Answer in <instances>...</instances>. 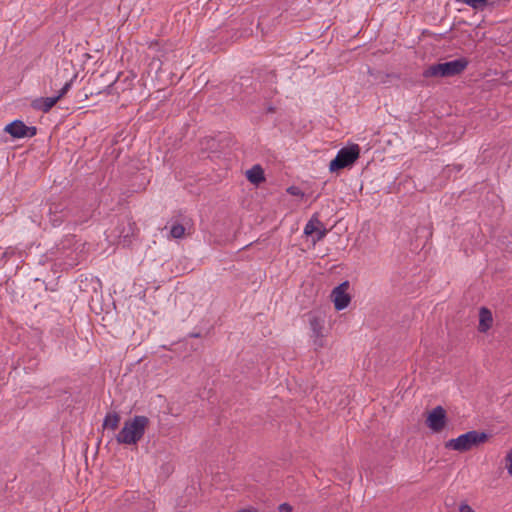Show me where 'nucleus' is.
I'll use <instances>...</instances> for the list:
<instances>
[{
  "label": "nucleus",
  "instance_id": "obj_1",
  "mask_svg": "<svg viewBox=\"0 0 512 512\" xmlns=\"http://www.w3.org/2000/svg\"><path fill=\"white\" fill-rule=\"evenodd\" d=\"M149 424V418L144 415H136L125 421L123 427L116 435L117 443L136 445L143 438Z\"/></svg>",
  "mask_w": 512,
  "mask_h": 512
},
{
  "label": "nucleus",
  "instance_id": "obj_14",
  "mask_svg": "<svg viewBox=\"0 0 512 512\" xmlns=\"http://www.w3.org/2000/svg\"><path fill=\"white\" fill-rule=\"evenodd\" d=\"M247 179L253 184H259L265 180L264 171L260 165H254L246 172Z\"/></svg>",
  "mask_w": 512,
  "mask_h": 512
},
{
  "label": "nucleus",
  "instance_id": "obj_13",
  "mask_svg": "<svg viewBox=\"0 0 512 512\" xmlns=\"http://www.w3.org/2000/svg\"><path fill=\"white\" fill-rule=\"evenodd\" d=\"M120 420L121 417L118 412H108L103 420V428L114 431L118 428Z\"/></svg>",
  "mask_w": 512,
  "mask_h": 512
},
{
  "label": "nucleus",
  "instance_id": "obj_11",
  "mask_svg": "<svg viewBox=\"0 0 512 512\" xmlns=\"http://www.w3.org/2000/svg\"><path fill=\"white\" fill-rule=\"evenodd\" d=\"M59 101V97H41L35 99L32 103V107L36 110L47 113L51 108Z\"/></svg>",
  "mask_w": 512,
  "mask_h": 512
},
{
  "label": "nucleus",
  "instance_id": "obj_12",
  "mask_svg": "<svg viewBox=\"0 0 512 512\" xmlns=\"http://www.w3.org/2000/svg\"><path fill=\"white\" fill-rule=\"evenodd\" d=\"M493 324V316L491 311L486 308L482 307L479 311V326L478 330L482 333L487 332Z\"/></svg>",
  "mask_w": 512,
  "mask_h": 512
},
{
  "label": "nucleus",
  "instance_id": "obj_23",
  "mask_svg": "<svg viewBox=\"0 0 512 512\" xmlns=\"http://www.w3.org/2000/svg\"><path fill=\"white\" fill-rule=\"evenodd\" d=\"M237 512H258L255 508H244L240 509Z\"/></svg>",
  "mask_w": 512,
  "mask_h": 512
},
{
  "label": "nucleus",
  "instance_id": "obj_6",
  "mask_svg": "<svg viewBox=\"0 0 512 512\" xmlns=\"http://www.w3.org/2000/svg\"><path fill=\"white\" fill-rule=\"evenodd\" d=\"M309 325L311 329V339L315 351L322 349L326 345L324 335V318L317 314H311L309 317Z\"/></svg>",
  "mask_w": 512,
  "mask_h": 512
},
{
  "label": "nucleus",
  "instance_id": "obj_15",
  "mask_svg": "<svg viewBox=\"0 0 512 512\" xmlns=\"http://www.w3.org/2000/svg\"><path fill=\"white\" fill-rule=\"evenodd\" d=\"M320 224L321 221L318 217V214H313L304 227V234L306 236H313Z\"/></svg>",
  "mask_w": 512,
  "mask_h": 512
},
{
  "label": "nucleus",
  "instance_id": "obj_4",
  "mask_svg": "<svg viewBox=\"0 0 512 512\" xmlns=\"http://www.w3.org/2000/svg\"><path fill=\"white\" fill-rule=\"evenodd\" d=\"M360 156V147L357 144H352L347 147L341 148L336 157L330 162L329 170L335 172L347 167L352 166Z\"/></svg>",
  "mask_w": 512,
  "mask_h": 512
},
{
  "label": "nucleus",
  "instance_id": "obj_22",
  "mask_svg": "<svg viewBox=\"0 0 512 512\" xmlns=\"http://www.w3.org/2000/svg\"><path fill=\"white\" fill-rule=\"evenodd\" d=\"M279 512H292V507L288 503H282L279 505Z\"/></svg>",
  "mask_w": 512,
  "mask_h": 512
},
{
  "label": "nucleus",
  "instance_id": "obj_9",
  "mask_svg": "<svg viewBox=\"0 0 512 512\" xmlns=\"http://www.w3.org/2000/svg\"><path fill=\"white\" fill-rule=\"evenodd\" d=\"M4 130L14 138L33 137L37 132L36 127L26 126L20 120H15L8 124Z\"/></svg>",
  "mask_w": 512,
  "mask_h": 512
},
{
  "label": "nucleus",
  "instance_id": "obj_19",
  "mask_svg": "<svg viewBox=\"0 0 512 512\" xmlns=\"http://www.w3.org/2000/svg\"><path fill=\"white\" fill-rule=\"evenodd\" d=\"M505 460H506V469H507L509 475L512 476V449L507 453Z\"/></svg>",
  "mask_w": 512,
  "mask_h": 512
},
{
  "label": "nucleus",
  "instance_id": "obj_20",
  "mask_svg": "<svg viewBox=\"0 0 512 512\" xmlns=\"http://www.w3.org/2000/svg\"><path fill=\"white\" fill-rule=\"evenodd\" d=\"M287 192L290 194V195H293V196H303L304 193L300 190V188L296 187V186H290L288 189H287Z\"/></svg>",
  "mask_w": 512,
  "mask_h": 512
},
{
  "label": "nucleus",
  "instance_id": "obj_3",
  "mask_svg": "<svg viewBox=\"0 0 512 512\" xmlns=\"http://www.w3.org/2000/svg\"><path fill=\"white\" fill-rule=\"evenodd\" d=\"M488 440V434L477 430H471L467 433L461 434L457 438L448 440L445 443L447 449L455 450L458 452H467L480 446Z\"/></svg>",
  "mask_w": 512,
  "mask_h": 512
},
{
  "label": "nucleus",
  "instance_id": "obj_24",
  "mask_svg": "<svg viewBox=\"0 0 512 512\" xmlns=\"http://www.w3.org/2000/svg\"><path fill=\"white\" fill-rule=\"evenodd\" d=\"M267 110H268L269 113H273L275 111V108L270 106V107H268Z\"/></svg>",
  "mask_w": 512,
  "mask_h": 512
},
{
  "label": "nucleus",
  "instance_id": "obj_2",
  "mask_svg": "<svg viewBox=\"0 0 512 512\" xmlns=\"http://www.w3.org/2000/svg\"><path fill=\"white\" fill-rule=\"evenodd\" d=\"M469 61L462 57L452 61L430 65L423 71L424 78L453 77L460 75L468 66Z\"/></svg>",
  "mask_w": 512,
  "mask_h": 512
},
{
  "label": "nucleus",
  "instance_id": "obj_21",
  "mask_svg": "<svg viewBox=\"0 0 512 512\" xmlns=\"http://www.w3.org/2000/svg\"><path fill=\"white\" fill-rule=\"evenodd\" d=\"M459 512H475L472 507L466 503V502H462L460 505H459Z\"/></svg>",
  "mask_w": 512,
  "mask_h": 512
},
{
  "label": "nucleus",
  "instance_id": "obj_5",
  "mask_svg": "<svg viewBox=\"0 0 512 512\" xmlns=\"http://www.w3.org/2000/svg\"><path fill=\"white\" fill-rule=\"evenodd\" d=\"M135 233V223L129 219H123L119 221L117 226L111 231V236L118 240V244H121L123 247H128L131 245Z\"/></svg>",
  "mask_w": 512,
  "mask_h": 512
},
{
  "label": "nucleus",
  "instance_id": "obj_10",
  "mask_svg": "<svg viewBox=\"0 0 512 512\" xmlns=\"http://www.w3.org/2000/svg\"><path fill=\"white\" fill-rule=\"evenodd\" d=\"M427 426L434 432H440L446 425V411L442 406L435 407L426 420Z\"/></svg>",
  "mask_w": 512,
  "mask_h": 512
},
{
  "label": "nucleus",
  "instance_id": "obj_8",
  "mask_svg": "<svg viewBox=\"0 0 512 512\" xmlns=\"http://www.w3.org/2000/svg\"><path fill=\"white\" fill-rule=\"evenodd\" d=\"M349 286V282L344 281L332 290L331 298L337 311L345 309L350 304Z\"/></svg>",
  "mask_w": 512,
  "mask_h": 512
},
{
  "label": "nucleus",
  "instance_id": "obj_16",
  "mask_svg": "<svg viewBox=\"0 0 512 512\" xmlns=\"http://www.w3.org/2000/svg\"><path fill=\"white\" fill-rule=\"evenodd\" d=\"M185 234V227L182 224L174 223L171 226L170 229V235L171 237L175 239L182 238Z\"/></svg>",
  "mask_w": 512,
  "mask_h": 512
},
{
  "label": "nucleus",
  "instance_id": "obj_18",
  "mask_svg": "<svg viewBox=\"0 0 512 512\" xmlns=\"http://www.w3.org/2000/svg\"><path fill=\"white\" fill-rule=\"evenodd\" d=\"M72 79L70 81H67L64 86L61 88V90L59 91L58 95H56V97H59V100L67 94V92L70 90L71 88V85H72Z\"/></svg>",
  "mask_w": 512,
  "mask_h": 512
},
{
  "label": "nucleus",
  "instance_id": "obj_7",
  "mask_svg": "<svg viewBox=\"0 0 512 512\" xmlns=\"http://www.w3.org/2000/svg\"><path fill=\"white\" fill-rule=\"evenodd\" d=\"M49 220L54 227L60 226L65 221H73L75 224L79 222L76 219H72L71 209L62 202L50 204Z\"/></svg>",
  "mask_w": 512,
  "mask_h": 512
},
{
  "label": "nucleus",
  "instance_id": "obj_17",
  "mask_svg": "<svg viewBox=\"0 0 512 512\" xmlns=\"http://www.w3.org/2000/svg\"><path fill=\"white\" fill-rule=\"evenodd\" d=\"M327 233H328V230L326 229L325 225L321 222L318 229L312 236L313 243L315 244V243L321 241L322 239H324L325 236L327 235Z\"/></svg>",
  "mask_w": 512,
  "mask_h": 512
}]
</instances>
